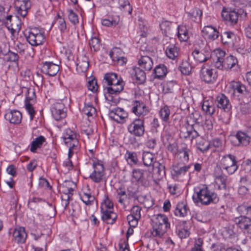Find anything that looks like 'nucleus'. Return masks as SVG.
<instances>
[{
  "label": "nucleus",
  "instance_id": "27",
  "mask_svg": "<svg viewBox=\"0 0 251 251\" xmlns=\"http://www.w3.org/2000/svg\"><path fill=\"white\" fill-rule=\"evenodd\" d=\"M122 50L118 48H114L110 52L109 56L110 58L114 61H117L123 64L126 62V59L125 57L121 56V54Z\"/></svg>",
  "mask_w": 251,
  "mask_h": 251
},
{
  "label": "nucleus",
  "instance_id": "8",
  "mask_svg": "<svg viewBox=\"0 0 251 251\" xmlns=\"http://www.w3.org/2000/svg\"><path fill=\"white\" fill-rule=\"evenodd\" d=\"M128 131L132 135L140 137L145 133L144 120L142 119H135L127 126Z\"/></svg>",
  "mask_w": 251,
  "mask_h": 251
},
{
  "label": "nucleus",
  "instance_id": "40",
  "mask_svg": "<svg viewBox=\"0 0 251 251\" xmlns=\"http://www.w3.org/2000/svg\"><path fill=\"white\" fill-rule=\"evenodd\" d=\"M236 38V35L231 31H226L222 36V41L225 40V43L232 45H234Z\"/></svg>",
  "mask_w": 251,
  "mask_h": 251
},
{
  "label": "nucleus",
  "instance_id": "20",
  "mask_svg": "<svg viewBox=\"0 0 251 251\" xmlns=\"http://www.w3.org/2000/svg\"><path fill=\"white\" fill-rule=\"evenodd\" d=\"M222 17L224 20L230 25H235L237 23L239 17V13L235 10H226L225 8L222 12Z\"/></svg>",
  "mask_w": 251,
  "mask_h": 251
},
{
  "label": "nucleus",
  "instance_id": "25",
  "mask_svg": "<svg viewBox=\"0 0 251 251\" xmlns=\"http://www.w3.org/2000/svg\"><path fill=\"white\" fill-rule=\"evenodd\" d=\"M13 236L15 241L17 243H24L27 236L25 228L20 227L15 228L13 233Z\"/></svg>",
  "mask_w": 251,
  "mask_h": 251
},
{
  "label": "nucleus",
  "instance_id": "41",
  "mask_svg": "<svg viewBox=\"0 0 251 251\" xmlns=\"http://www.w3.org/2000/svg\"><path fill=\"white\" fill-rule=\"evenodd\" d=\"M159 113L162 120L163 122H168L171 114L169 107L167 105L164 106L161 108Z\"/></svg>",
  "mask_w": 251,
  "mask_h": 251
},
{
  "label": "nucleus",
  "instance_id": "21",
  "mask_svg": "<svg viewBox=\"0 0 251 251\" xmlns=\"http://www.w3.org/2000/svg\"><path fill=\"white\" fill-rule=\"evenodd\" d=\"M200 77L202 81L207 83L213 82L216 78L212 69L206 68L204 66H202L201 70Z\"/></svg>",
  "mask_w": 251,
  "mask_h": 251
},
{
  "label": "nucleus",
  "instance_id": "53",
  "mask_svg": "<svg viewBox=\"0 0 251 251\" xmlns=\"http://www.w3.org/2000/svg\"><path fill=\"white\" fill-rule=\"evenodd\" d=\"M202 110L207 115H212L215 112V107L210 105L208 101H205L202 105Z\"/></svg>",
  "mask_w": 251,
  "mask_h": 251
},
{
  "label": "nucleus",
  "instance_id": "1",
  "mask_svg": "<svg viewBox=\"0 0 251 251\" xmlns=\"http://www.w3.org/2000/svg\"><path fill=\"white\" fill-rule=\"evenodd\" d=\"M225 52L220 49L216 50L213 58L214 66L220 70L237 71L239 69L237 59L231 55L225 57Z\"/></svg>",
  "mask_w": 251,
  "mask_h": 251
},
{
  "label": "nucleus",
  "instance_id": "37",
  "mask_svg": "<svg viewBox=\"0 0 251 251\" xmlns=\"http://www.w3.org/2000/svg\"><path fill=\"white\" fill-rule=\"evenodd\" d=\"M153 73L155 78H161L166 75L167 69L164 65L160 64L154 69Z\"/></svg>",
  "mask_w": 251,
  "mask_h": 251
},
{
  "label": "nucleus",
  "instance_id": "32",
  "mask_svg": "<svg viewBox=\"0 0 251 251\" xmlns=\"http://www.w3.org/2000/svg\"><path fill=\"white\" fill-rule=\"evenodd\" d=\"M178 48L174 44L170 45L165 50L167 57L173 60L178 56Z\"/></svg>",
  "mask_w": 251,
  "mask_h": 251
},
{
  "label": "nucleus",
  "instance_id": "18",
  "mask_svg": "<svg viewBox=\"0 0 251 251\" xmlns=\"http://www.w3.org/2000/svg\"><path fill=\"white\" fill-rule=\"evenodd\" d=\"M5 119L10 123L19 124L22 119V113L17 110H7L4 115Z\"/></svg>",
  "mask_w": 251,
  "mask_h": 251
},
{
  "label": "nucleus",
  "instance_id": "33",
  "mask_svg": "<svg viewBox=\"0 0 251 251\" xmlns=\"http://www.w3.org/2000/svg\"><path fill=\"white\" fill-rule=\"evenodd\" d=\"M131 75L135 77L136 79L139 82L142 83L146 79V75L144 71L139 67L133 68Z\"/></svg>",
  "mask_w": 251,
  "mask_h": 251
},
{
  "label": "nucleus",
  "instance_id": "43",
  "mask_svg": "<svg viewBox=\"0 0 251 251\" xmlns=\"http://www.w3.org/2000/svg\"><path fill=\"white\" fill-rule=\"evenodd\" d=\"M171 23L167 21H163L160 24V27L162 33L166 36L171 35Z\"/></svg>",
  "mask_w": 251,
  "mask_h": 251
},
{
  "label": "nucleus",
  "instance_id": "59",
  "mask_svg": "<svg viewBox=\"0 0 251 251\" xmlns=\"http://www.w3.org/2000/svg\"><path fill=\"white\" fill-rule=\"evenodd\" d=\"M29 48L28 46L26 44H23L19 42L15 47V49L20 54H25V51Z\"/></svg>",
  "mask_w": 251,
  "mask_h": 251
},
{
  "label": "nucleus",
  "instance_id": "44",
  "mask_svg": "<svg viewBox=\"0 0 251 251\" xmlns=\"http://www.w3.org/2000/svg\"><path fill=\"white\" fill-rule=\"evenodd\" d=\"M192 55L195 60L200 63H202L208 59V57L198 50H195L192 52Z\"/></svg>",
  "mask_w": 251,
  "mask_h": 251
},
{
  "label": "nucleus",
  "instance_id": "30",
  "mask_svg": "<svg viewBox=\"0 0 251 251\" xmlns=\"http://www.w3.org/2000/svg\"><path fill=\"white\" fill-rule=\"evenodd\" d=\"M120 80H122V79L120 77L118 78L117 74L114 73H106L104 76V86L106 85V86H108Z\"/></svg>",
  "mask_w": 251,
  "mask_h": 251
},
{
  "label": "nucleus",
  "instance_id": "16",
  "mask_svg": "<svg viewBox=\"0 0 251 251\" xmlns=\"http://www.w3.org/2000/svg\"><path fill=\"white\" fill-rule=\"evenodd\" d=\"M202 36L206 40L212 41L217 39L219 36V32L216 28L212 25L204 26L202 31Z\"/></svg>",
  "mask_w": 251,
  "mask_h": 251
},
{
  "label": "nucleus",
  "instance_id": "26",
  "mask_svg": "<svg viewBox=\"0 0 251 251\" xmlns=\"http://www.w3.org/2000/svg\"><path fill=\"white\" fill-rule=\"evenodd\" d=\"M101 219L107 224H113L117 219L116 214L113 210H101Z\"/></svg>",
  "mask_w": 251,
  "mask_h": 251
},
{
  "label": "nucleus",
  "instance_id": "17",
  "mask_svg": "<svg viewBox=\"0 0 251 251\" xmlns=\"http://www.w3.org/2000/svg\"><path fill=\"white\" fill-rule=\"evenodd\" d=\"M132 112L138 116H144L149 112L148 108L142 101L135 100L132 103Z\"/></svg>",
  "mask_w": 251,
  "mask_h": 251
},
{
  "label": "nucleus",
  "instance_id": "35",
  "mask_svg": "<svg viewBox=\"0 0 251 251\" xmlns=\"http://www.w3.org/2000/svg\"><path fill=\"white\" fill-rule=\"evenodd\" d=\"M190 168V165L181 166L179 164L173 165V169L176 176H184Z\"/></svg>",
  "mask_w": 251,
  "mask_h": 251
},
{
  "label": "nucleus",
  "instance_id": "48",
  "mask_svg": "<svg viewBox=\"0 0 251 251\" xmlns=\"http://www.w3.org/2000/svg\"><path fill=\"white\" fill-rule=\"evenodd\" d=\"M126 156L128 163L130 165H135L137 163L138 158L135 152L127 151Z\"/></svg>",
  "mask_w": 251,
  "mask_h": 251
},
{
  "label": "nucleus",
  "instance_id": "7",
  "mask_svg": "<svg viewBox=\"0 0 251 251\" xmlns=\"http://www.w3.org/2000/svg\"><path fill=\"white\" fill-rule=\"evenodd\" d=\"M93 171L90 174V178L95 183H100L105 179V170L103 165L100 161L93 163Z\"/></svg>",
  "mask_w": 251,
  "mask_h": 251
},
{
  "label": "nucleus",
  "instance_id": "24",
  "mask_svg": "<svg viewBox=\"0 0 251 251\" xmlns=\"http://www.w3.org/2000/svg\"><path fill=\"white\" fill-rule=\"evenodd\" d=\"M153 60L151 57L147 55H143L138 60V64L140 67L145 71H150L153 66Z\"/></svg>",
  "mask_w": 251,
  "mask_h": 251
},
{
  "label": "nucleus",
  "instance_id": "50",
  "mask_svg": "<svg viewBox=\"0 0 251 251\" xmlns=\"http://www.w3.org/2000/svg\"><path fill=\"white\" fill-rule=\"evenodd\" d=\"M119 4L121 9L124 10L129 14H131L132 9L128 0H119Z\"/></svg>",
  "mask_w": 251,
  "mask_h": 251
},
{
  "label": "nucleus",
  "instance_id": "23",
  "mask_svg": "<svg viewBox=\"0 0 251 251\" xmlns=\"http://www.w3.org/2000/svg\"><path fill=\"white\" fill-rule=\"evenodd\" d=\"M59 70V66L52 62H46L42 67V71L50 76L55 75Z\"/></svg>",
  "mask_w": 251,
  "mask_h": 251
},
{
  "label": "nucleus",
  "instance_id": "55",
  "mask_svg": "<svg viewBox=\"0 0 251 251\" xmlns=\"http://www.w3.org/2000/svg\"><path fill=\"white\" fill-rule=\"evenodd\" d=\"M56 22L58 25V28L61 32L62 33L65 32L67 30V25L65 20L58 15Z\"/></svg>",
  "mask_w": 251,
  "mask_h": 251
},
{
  "label": "nucleus",
  "instance_id": "11",
  "mask_svg": "<svg viewBox=\"0 0 251 251\" xmlns=\"http://www.w3.org/2000/svg\"><path fill=\"white\" fill-rule=\"evenodd\" d=\"M50 110L52 116L56 121L60 120L66 116V108L62 101L54 103Z\"/></svg>",
  "mask_w": 251,
  "mask_h": 251
},
{
  "label": "nucleus",
  "instance_id": "12",
  "mask_svg": "<svg viewBox=\"0 0 251 251\" xmlns=\"http://www.w3.org/2000/svg\"><path fill=\"white\" fill-rule=\"evenodd\" d=\"M26 40L31 46H37L42 45L44 42L45 38L43 33L33 30L29 32Z\"/></svg>",
  "mask_w": 251,
  "mask_h": 251
},
{
  "label": "nucleus",
  "instance_id": "5",
  "mask_svg": "<svg viewBox=\"0 0 251 251\" xmlns=\"http://www.w3.org/2000/svg\"><path fill=\"white\" fill-rule=\"evenodd\" d=\"M220 166L229 175L234 174L238 168L236 157L231 154L222 157L220 161Z\"/></svg>",
  "mask_w": 251,
  "mask_h": 251
},
{
  "label": "nucleus",
  "instance_id": "4",
  "mask_svg": "<svg viewBox=\"0 0 251 251\" xmlns=\"http://www.w3.org/2000/svg\"><path fill=\"white\" fill-rule=\"evenodd\" d=\"M62 138L65 144L69 148V157H71L78 149L79 142L76 135L73 131L68 128L64 131Z\"/></svg>",
  "mask_w": 251,
  "mask_h": 251
},
{
  "label": "nucleus",
  "instance_id": "64",
  "mask_svg": "<svg viewBox=\"0 0 251 251\" xmlns=\"http://www.w3.org/2000/svg\"><path fill=\"white\" fill-rule=\"evenodd\" d=\"M203 244V240L199 238L196 241L194 247L191 249V251H203L201 248Z\"/></svg>",
  "mask_w": 251,
  "mask_h": 251
},
{
  "label": "nucleus",
  "instance_id": "10",
  "mask_svg": "<svg viewBox=\"0 0 251 251\" xmlns=\"http://www.w3.org/2000/svg\"><path fill=\"white\" fill-rule=\"evenodd\" d=\"M71 184L70 182H66L62 187L61 205L64 209H67L73 195L74 189L70 187Z\"/></svg>",
  "mask_w": 251,
  "mask_h": 251
},
{
  "label": "nucleus",
  "instance_id": "51",
  "mask_svg": "<svg viewBox=\"0 0 251 251\" xmlns=\"http://www.w3.org/2000/svg\"><path fill=\"white\" fill-rule=\"evenodd\" d=\"M89 45L91 50H93L94 51H98L100 48V40L97 37H92L89 41Z\"/></svg>",
  "mask_w": 251,
  "mask_h": 251
},
{
  "label": "nucleus",
  "instance_id": "46",
  "mask_svg": "<svg viewBox=\"0 0 251 251\" xmlns=\"http://www.w3.org/2000/svg\"><path fill=\"white\" fill-rule=\"evenodd\" d=\"M116 193L118 198V201L121 204H124L125 199L126 198V190L125 188L121 186L116 190Z\"/></svg>",
  "mask_w": 251,
  "mask_h": 251
},
{
  "label": "nucleus",
  "instance_id": "52",
  "mask_svg": "<svg viewBox=\"0 0 251 251\" xmlns=\"http://www.w3.org/2000/svg\"><path fill=\"white\" fill-rule=\"evenodd\" d=\"M68 17L70 22L74 25L77 24L79 22L77 15L71 9H67Z\"/></svg>",
  "mask_w": 251,
  "mask_h": 251
},
{
  "label": "nucleus",
  "instance_id": "3",
  "mask_svg": "<svg viewBox=\"0 0 251 251\" xmlns=\"http://www.w3.org/2000/svg\"><path fill=\"white\" fill-rule=\"evenodd\" d=\"M151 233L153 237L161 238L170 228L168 217L164 214H157L153 216Z\"/></svg>",
  "mask_w": 251,
  "mask_h": 251
},
{
  "label": "nucleus",
  "instance_id": "14",
  "mask_svg": "<svg viewBox=\"0 0 251 251\" xmlns=\"http://www.w3.org/2000/svg\"><path fill=\"white\" fill-rule=\"evenodd\" d=\"M237 226L244 232H250L251 230V218L241 215L233 220Z\"/></svg>",
  "mask_w": 251,
  "mask_h": 251
},
{
  "label": "nucleus",
  "instance_id": "36",
  "mask_svg": "<svg viewBox=\"0 0 251 251\" xmlns=\"http://www.w3.org/2000/svg\"><path fill=\"white\" fill-rule=\"evenodd\" d=\"M46 141L45 138L43 136L35 138L31 143L30 150L31 152H34L37 149L40 148L43 143Z\"/></svg>",
  "mask_w": 251,
  "mask_h": 251
},
{
  "label": "nucleus",
  "instance_id": "22",
  "mask_svg": "<svg viewBox=\"0 0 251 251\" xmlns=\"http://www.w3.org/2000/svg\"><path fill=\"white\" fill-rule=\"evenodd\" d=\"M229 92L233 95H243L246 92L245 85L239 81H231L229 84Z\"/></svg>",
  "mask_w": 251,
  "mask_h": 251
},
{
  "label": "nucleus",
  "instance_id": "42",
  "mask_svg": "<svg viewBox=\"0 0 251 251\" xmlns=\"http://www.w3.org/2000/svg\"><path fill=\"white\" fill-rule=\"evenodd\" d=\"M153 168H155L157 170V174L158 179H162L165 177L166 170L164 165L159 162H156L154 166H153Z\"/></svg>",
  "mask_w": 251,
  "mask_h": 251
},
{
  "label": "nucleus",
  "instance_id": "63",
  "mask_svg": "<svg viewBox=\"0 0 251 251\" xmlns=\"http://www.w3.org/2000/svg\"><path fill=\"white\" fill-rule=\"evenodd\" d=\"M87 87L89 90L93 92H97L98 89L97 80L95 79L89 80L88 82Z\"/></svg>",
  "mask_w": 251,
  "mask_h": 251
},
{
  "label": "nucleus",
  "instance_id": "47",
  "mask_svg": "<svg viewBox=\"0 0 251 251\" xmlns=\"http://www.w3.org/2000/svg\"><path fill=\"white\" fill-rule=\"evenodd\" d=\"M81 200L86 205H90L95 200L94 196H92L90 193L82 192L80 194Z\"/></svg>",
  "mask_w": 251,
  "mask_h": 251
},
{
  "label": "nucleus",
  "instance_id": "2",
  "mask_svg": "<svg viewBox=\"0 0 251 251\" xmlns=\"http://www.w3.org/2000/svg\"><path fill=\"white\" fill-rule=\"evenodd\" d=\"M193 199L195 203H201L207 205L211 203H216L219 201L217 195L210 191L205 185L199 186L195 189V194Z\"/></svg>",
  "mask_w": 251,
  "mask_h": 251
},
{
  "label": "nucleus",
  "instance_id": "62",
  "mask_svg": "<svg viewBox=\"0 0 251 251\" xmlns=\"http://www.w3.org/2000/svg\"><path fill=\"white\" fill-rule=\"evenodd\" d=\"M141 208L138 205H134L132 207L131 210V214L130 215H133L135 218L140 219L141 218Z\"/></svg>",
  "mask_w": 251,
  "mask_h": 251
},
{
  "label": "nucleus",
  "instance_id": "58",
  "mask_svg": "<svg viewBox=\"0 0 251 251\" xmlns=\"http://www.w3.org/2000/svg\"><path fill=\"white\" fill-rule=\"evenodd\" d=\"M88 68L89 62L86 58L81 61L79 60L78 62L77 63V69H80L82 72H86Z\"/></svg>",
  "mask_w": 251,
  "mask_h": 251
},
{
  "label": "nucleus",
  "instance_id": "38",
  "mask_svg": "<svg viewBox=\"0 0 251 251\" xmlns=\"http://www.w3.org/2000/svg\"><path fill=\"white\" fill-rule=\"evenodd\" d=\"M119 21L118 16L109 17L107 19L102 20L101 24L106 26H115L118 24Z\"/></svg>",
  "mask_w": 251,
  "mask_h": 251
},
{
  "label": "nucleus",
  "instance_id": "15",
  "mask_svg": "<svg viewBox=\"0 0 251 251\" xmlns=\"http://www.w3.org/2000/svg\"><path fill=\"white\" fill-rule=\"evenodd\" d=\"M31 7L30 0H17L15 1V7L18 14L21 16L25 17L28 12V10Z\"/></svg>",
  "mask_w": 251,
  "mask_h": 251
},
{
  "label": "nucleus",
  "instance_id": "61",
  "mask_svg": "<svg viewBox=\"0 0 251 251\" xmlns=\"http://www.w3.org/2000/svg\"><path fill=\"white\" fill-rule=\"evenodd\" d=\"M237 210L243 214L247 215V217L251 218V206L241 205L238 207Z\"/></svg>",
  "mask_w": 251,
  "mask_h": 251
},
{
  "label": "nucleus",
  "instance_id": "57",
  "mask_svg": "<svg viewBox=\"0 0 251 251\" xmlns=\"http://www.w3.org/2000/svg\"><path fill=\"white\" fill-rule=\"evenodd\" d=\"M190 150L186 147H183L180 149L179 151V154L180 157L183 158V161L186 162H188L189 159V153Z\"/></svg>",
  "mask_w": 251,
  "mask_h": 251
},
{
  "label": "nucleus",
  "instance_id": "29",
  "mask_svg": "<svg viewBox=\"0 0 251 251\" xmlns=\"http://www.w3.org/2000/svg\"><path fill=\"white\" fill-rule=\"evenodd\" d=\"M189 210L187 205L184 202H180L177 204L174 212L176 216L183 217L187 215Z\"/></svg>",
  "mask_w": 251,
  "mask_h": 251
},
{
  "label": "nucleus",
  "instance_id": "39",
  "mask_svg": "<svg viewBox=\"0 0 251 251\" xmlns=\"http://www.w3.org/2000/svg\"><path fill=\"white\" fill-rule=\"evenodd\" d=\"M193 66L187 60H183L179 66V69L181 73L185 75H189L191 73Z\"/></svg>",
  "mask_w": 251,
  "mask_h": 251
},
{
  "label": "nucleus",
  "instance_id": "31",
  "mask_svg": "<svg viewBox=\"0 0 251 251\" xmlns=\"http://www.w3.org/2000/svg\"><path fill=\"white\" fill-rule=\"evenodd\" d=\"M142 159L145 166H154L156 163L154 155L150 152H144L143 154Z\"/></svg>",
  "mask_w": 251,
  "mask_h": 251
},
{
  "label": "nucleus",
  "instance_id": "54",
  "mask_svg": "<svg viewBox=\"0 0 251 251\" xmlns=\"http://www.w3.org/2000/svg\"><path fill=\"white\" fill-rule=\"evenodd\" d=\"M30 100L31 99L29 97L26 98V100L25 101V106L26 110L30 115V119L32 120H33L34 117L35 111L32 105L29 103V100Z\"/></svg>",
  "mask_w": 251,
  "mask_h": 251
},
{
  "label": "nucleus",
  "instance_id": "6",
  "mask_svg": "<svg viewBox=\"0 0 251 251\" xmlns=\"http://www.w3.org/2000/svg\"><path fill=\"white\" fill-rule=\"evenodd\" d=\"M124 86L125 82L122 79L108 86H105L104 90L107 92L105 94L106 99L109 101L116 103L117 102V99L114 98L113 95L117 96L119 95L124 90Z\"/></svg>",
  "mask_w": 251,
  "mask_h": 251
},
{
  "label": "nucleus",
  "instance_id": "13",
  "mask_svg": "<svg viewBox=\"0 0 251 251\" xmlns=\"http://www.w3.org/2000/svg\"><path fill=\"white\" fill-rule=\"evenodd\" d=\"M251 138L246 133L238 131L235 135H232L231 140L235 146H247L250 142Z\"/></svg>",
  "mask_w": 251,
  "mask_h": 251
},
{
  "label": "nucleus",
  "instance_id": "9",
  "mask_svg": "<svg viewBox=\"0 0 251 251\" xmlns=\"http://www.w3.org/2000/svg\"><path fill=\"white\" fill-rule=\"evenodd\" d=\"M151 177L150 172L146 170L134 169L132 171V178L139 184L146 186L149 184V179Z\"/></svg>",
  "mask_w": 251,
  "mask_h": 251
},
{
  "label": "nucleus",
  "instance_id": "60",
  "mask_svg": "<svg viewBox=\"0 0 251 251\" xmlns=\"http://www.w3.org/2000/svg\"><path fill=\"white\" fill-rule=\"evenodd\" d=\"M47 246V243L45 241V239L41 238V242L40 244L38 243H35L32 245L33 249L34 251H42L43 250L44 247Z\"/></svg>",
  "mask_w": 251,
  "mask_h": 251
},
{
  "label": "nucleus",
  "instance_id": "49",
  "mask_svg": "<svg viewBox=\"0 0 251 251\" xmlns=\"http://www.w3.org/2000/svg\"><path fill=\"white\" fill-rule=\"evenodd\" d=\"M101 210H113V204L107 196H105L103 202L101 205Z\"/></svg>",
  "mask_w": 251,
  "mask_h": 251
},
{
  "label": "nucleus",
  "instance_id": "34",
  "mask_svg": "<svg viewBox=\"0 0 251 251\" xmlns=\"http://www.w3.org/2000/svg\"><path fill=\"white\" fill-rule=\"evenodd\" d=\"M177 30V37L181 42H186L189 39V34L186 26L179 25Z\"/></svg>",
  "mask_w": 251,
  "mask_h": 251
},
{
  "label": "nucleus",
  "instance_id": "45",
  "mask_svg": "<svg viewBox=\"0 0 251 251\" xmlns=\"http://www.w3.org/2000/svg\"><path fill=\"white\" fill-rule=\"evenodd\" d=\"M83 113L89 116H92L96 113V109L93 106V105L90 103H85L84 104V107L82 109Z\"/></svg>",
  "mask_w": 251,
  "mask_h": 251
},
{
  "label": "nucleus",
  "instance_id": "28",
  "mask_svg": "<svg viewBox=\"0 0 251 251\" xmlns=\"http://www.w3.org/2000/svg\"><path fill=\"white\" fill-rule=\"evenodd\" d=\"M109 117L117 123H121L126 117L124 110L117 108L112 110L109 114Z\"/></svg>",
  "mask_w": 251,
  "mask_h": 251
},
{
  "label": "nucleus",
  "instance_id": "19",
  "mask_svg": "<svg viewBox=\"0 0 251 251\" xmlns=\"http://www.w3.org/2000/svg\"><path fill=\"white\" fill-rule=\"evenodd\" d=\"M215 102L218 108L224 110L225 112L229 111L231 108L229 100L223 94H219L216 97Z\"/></svg>",
  "mask_w": 251,
  "mask_h": 251
},
{
  "label": "nucleus",
  "instance_id": "56",
  "mask_svg": "<svg viewBox=\"0 0 251 251\" xmlns=\"http://www.w3.org/2000/svg\"><path fill=\"white\" fill-rule=\"evenodd\" d=\"M216 184L218 189L225 190L226 189V177L224 176H220L216 178Z\"/></svg>",
  "mask_w": 251,
  "mask_h": 251
}]
</instances>
